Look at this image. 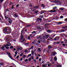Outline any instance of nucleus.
Here are the masks:
<instances>
[{"mask_svg": "<svg viewBox=\"0 0 67 67\" xmlns=\"http://www.w3.org/2000/svg\"><path fill=\"white\" fill-rule=\"evenodd\" d=\"M25 62H28V59H26L25 60Z\"/></svg>", "mask_w": 67, "mask_h": 67, "instance_id": "30", "label": "nucleus"}, {"mask_svg": "<svg viewBox=\"0 0 67 67\" xmlns=\"http://www.w3.org/2000/svg\"><path fill=\"white\" fill-rule=\"evenodd\" d=\"M24 45H25L26 46H28V45H29V44L28 43L25 42L24 43Z\"/></svg>", "mask_w": 67, "mask_h": 67, "instance_id": "16", "label": "nucleus"}, {"mask_svg": "<svg viewBox=\"0 0 67 67\" xmlns=\"http://www.w3.org/2000/svg\"><path fill=\"white\" fill-rule=\"evenodd\" d=\"M42 66L43 67H47V64H43L42 65Z\"/></svg>", "mask_w": 67, "mask_h": 67, "instance_id": "8", "label": "nucleus"}, {"mask_svg": "<svg viewBox=\"0 0 67 67\" xmlns=\"http://www.w3.org/2000/svg\"><path fill=\"white\" fill-rule=\"evenodd\" d=\"M3 1V0H0V2H2Z\"/></svg>", "mask_w": 67, "mask_h": 67, "instance_id": "40", "label": "nucleus"}, {"mask_svg": "<svg viewBox=\"0 0 67 67\" xmlns=\"http://www.w3.org/2000/svg\"><path fill=\"white\" fill-rule=\"evenodd\" d=\"M31 59H34V57H31Z\"/></svg>", "mask_w": 67, "mask_h": 67, "instance_id": "42", "label": "nucleus"}, {"mask_svg": "<svg viewBox=\"0 0 67 67\" xmlns=\"http://www.w3.org/2000/svg\"><path fill=\"white\" fill-rule=\"evenodd\" d=\"M13 50L14 51H16V49H15V48H14L13 49Z\"/></svg>", "mask_w": 67, "mask_h": 67, "instance_id": "60", "label": "nucleus"}, {"mask_svg": "<svg viewBox=\"0 0 67 67\" xmlns=\"http://www.w3.org/2000/svg\"><path fill=\"white\" fill-rule=\"evenodd\" d=\"M34 8L35 9H37L38 8V6L34 7Z\"/></svg>", "mask_w": 67, "mask_h": 67, "instance_id": "22", "label": "nucleus"}, {"mask_svg": "<svg viewBox=\"0 0 67 67\" xmlns=\"http://www.w3.org/2000/svg\"><path fill=\"white\" fill-rule=\"evenodd\" d=\"M43 42L44 43H46V41H45V40H43Z\"/></svg>", "mask_w": 67, "mask_h": 67, "instance_id": "32", "label": "nucleus"}, {"mask_svg": "<svg viewBox=\"0 0 67 67\" xmlns=\"http://www.w3.org/2000/svg\"><path fill=\"white\" fill-rule=\"evenodd\" d=\"M59 31V32L61 33V32H65V30H60Z\"/></svg>", "mask_w": 67, "mask_h": 67, "instance_id": "14", "label": "nucleus"}, {"mask_svg": "<svg viewBox=\"0 0 67 67\" xmlns=\"http://www.w3.org/2000/svg\"><path fill=\"white\" fill-rule=\"evenodd\" d=\"M36 37L37 38H40L41 39H44L45 38V36H44L43 34H42L40 36L39 35L37 36H36Z\"/></svg>", "mask_w": 67, "mask_h": 67, "instance_id": "3", "label": "nucleus"}, {"mask_svg": "<svg viewBox=\"0 0 67 67\" xmlns=\"http://www.w3.org/2000/svg\"><path fill=\"white\" fill-rule=\"evenodd\" d=\"M12 4V2H11L10 4V5H11V4Z\"/></svg>", "mask_w": 67, "mask_h": 67, "instance_id": "63", "label": "nucleus"}, {"mask_svg": "<svg viewBox=\"0 0 67 67\" xmlns=\"http://www.w3.org/2000/svg\"><path fill=\"white\" fill-rule=\"evenodd\" d=\"M28 60H29V61H31V58H29L28 59Z\"/></svg>", "mask_w": 67, "mask_h": 67, "instance_id": "39", "label": "nucleus"}, {"mask_svg": "<svg viewBox=\"0 0 67 67\" xmlns=\"http://www.w3.org/2000/svg\"><path fill=\"white\" fill-rule=\"evenodd\" d=\"M57 8V7H55L54 8H53V9L54 10H49L48 11V12H54L55 11H56V9H56L57 10V9H56V8Z\"/></svg>", "mask_w": 67, "mask_h": 67, "instance_id": "5", "label": "nucleus"}, {"mask_svg": "<svg viewBox=\"0 0 67 67\" xmlns=\"http://www.w3.org/2000/svg\"><path fill=\"white\" fill-rule=\"evenodd\" d=\"M20 60L22 61V60H23V58H21L20 59Z\"/></svg>", "mask_w": 67, "mask_h": 67, "instance_id": "53", "label": "nucleus"}, {"mask_svg": "<svg viewBox=\"0 0 67 67\" xmlns=\"http://www.w3.org/2000/svg\"><path fill=\"white\" fill-rule=\"evenodd\" d=\"M15 54L16 55H17V54H18V52H17V51H16V52H15Z\"/></svg>", "mask_w": 67, "mask_h": 67, "instance_id": "37", "label": "nucleus"}, {"mask_svg": "<svg viewBox=\"0 0 67 67\" xmlns=\"http://www.w3.org/2000/svg\"><path fill=\"white\" fill-rule=\"evenodd\" d=\"M41 58H40L39 59V61H41Z\"/></svg>", "mask_w": 67, "mask_h": 67, "instance_id": "52", "label": "nucleus"}, {"mask_svg": "<svg viewBox=\"0 0 67 67\" xmlns=\"http://www.w3.org/2000/svg\"><path fill=\"white\" fill-rule=\"evenodd\" d=\"M56 38H57V41H58L59 38V37H57Z\"/></svg>", "mask_w": 67, "mask_h": 67, "instance_id": "21", "label": "nucleus"}, {"mask_svg": "<svg viewBox=\"0 0 67 67\" xmlns=\"http://www.w3.org/2000/svg\"><path fill=\"white\" fill-rule=\"evenodd\" d=\"M65 21H67V18L65 19H64Z\"/></svg>", "mask_w": 67, "mask_h": 67, "instance_id": "44", "label": "nucleus"}, {"mask_svg": "<svg viewBox=\"0 0 67 67\" xmlns=\"http://www.w3.org/2000/svg\"><path fill=\"white\" fill-rule=\"evenodd\" d=\"M7 54L8 55V56L11 58V59H12L13 60V58H12V57H11V53H9L8 52H7Z\"/></svg>", "mask_w": 67, "mask_h": 67, "instance_id": "6", "label": "nucleus"}, {"mask_svg": "<svg viewBox=\"0 0 67 67\" xmlns=\"http://www.w3.org/2000/svg\"><path fill=\"white\" fill-rule=\"evenodd\" d=\"M58 67H62V66L61 65H58Z\"/></svg>", "mask_w": 67, "mask_h": 67, "instance_id": "43", "label": "nucleus"}, {"mask_svg": "<svg viewBox=\"0 0 67 67\" xmlns=\"http://www.w3.org/2000/svg\"><path fill=\"white\" fill-rule=\"evenodd\" d=\"M54 40L55 41H57V39L56 38V37H55L54 39Z\"/></svg>", "mask_w": 67, "mask_h": 67, "instance_id": "41", "label": "nucleus"}, {"mask_svg": "<svg viewBox=\"0 0 67 67\" xmlns=\"http://www.w3.org/2000/svg\"><path fill=\"white\" fill-rule=\"evenodd\" d=\"M28 39H29V40L31 39V38H30V37H28Z\"/></svg>", "mask_w": 67, "mask_h": 67, "instance_id": "58", "label": "nucleus"}, {"mask_svg": "<svg viewBox=\"0 0 67 67\" xmlns=\"http://www.w3.org/2000/svg\"><path fill=\"white\" fill-rule=\"evenodd\" d=\"M17 49L18 50H19V49H20V50H22V47H20L19 48L18 47L17 48Z\"/></svg>", "mask_w": 67, "mask_h": 67, "instance_id": "13", "label": "nucleus"}, {"mask_svg": "<svg viewBox=\"0 0 67 67\" xmlns=\"http://www.w3.org/2000/svg\"><path fill=\"white\" fill-rule=\"evenodd\" d=\"M5 32H7L8 33V34H10L11 32V29L9 27H6L4 29Z\"/></svg>", "mask_w": 67, "mask_h": 67, "instance_id": "1", "label": "nucleus"}, {"mask_svg": "<svg viewBox=\"0 0 67 67\" xmlns=\"http://www.w3.org/2000/svg\"><path fill=\"white\" fill-rule=\"evenodd\" d=\"M14 15L15 16V18H17L18 16V14L17 13H15L14 14Z\"/></svg>", "mask_w": 67, "mask_h": 67, "instance_id": "9", "label": "nucleus"}, {"mask_svg": "<svg viewBox=\"0 0 67 67\" xmlns=\"http://www.w3.org/2000/svg\"><path fill=\"white\" fill-rule=\"evenodd\" d=\"M40 42H43V40H41Z\"/></svg>", "mask_w": 67, "mask_h": 67, "instance_id": "46", "label": "nucleus"}, {"mask_svg": "<svg viewBox=\"0 0 67 67\" xmlns=\"http://www.w3.org/2000/svg\"><path fill=\"white\" fill-rule=\"evenodd\" d=\"M51 36L53 37H54V36H55V35H54V34H53Z\"/></svg>", "mask_w": 67, "mask_h": 67, "instance_id": "49", "label": "nucleus"}, {"mask_svg": "<svg viewBox=\"0 0 67 67\" xmlns=\"http://www.w3.org/2000/svg\"><path fill=\"white\" fill-rule=\"evenodd\" d=\"M60 19H63V16H60Z\"/></svg>", "mask_w": 67, "mask_h": 67, "instance_id": "35", "label": "nucleus"}, {"mask_svg": "<svg viewBox=\"0 0 67 67\" xmlns=\"http://www.w3.org/2000/svg\"><path fill=\"white\" fill-rule=\"evenodd\" d=\"M34 62H35V63H36V60H34Z\"/></svg>", "mask_w": 67, "mask_h": 67, "instance_id": "57", "label": "nucleus"}, {"mask_svg": "<svg viewBox=\"0 0 67 67\" xmlns=\"http://www.w3.org/2000/svg\"><path fill=\"white\" fill-rule=\"evenodd\" d=\"M4 47H5V48H6V49H9V47H7V46H6V45H4Z\"/></svg>", "mask_w": 67, "mask_h": 67, "instance_id": "12", "label": "nucleus"}, {"mask_svg": "<svg viewBox=\"0 0 67 67\" xmlns=\"http://www.w3.org/2000/svg\"><path fill=\"white\" fill-rule=\"evenodd\" d=\"M48 48H52V47L51 46V45H49L48 46Z\"/></svg>", "mask_w": 67, "mask_h": 67, "instance_id": "19", "label": "nucleus"}, {"mask_svg": "<svg viewBox=\"0 0 67 67\" xmlns=\"http://www.w3.org/2000/svg\"><path fill=\"white\" fill-rule=\"evenodd\" d=\"M6 10L7 11H9V9H7Z\"/></svg>", "mask_w": 67, "mask_h": 67, "instance_id": "47", "label": "nucleus"}, {"mask_svg": "<svg viewBox=\"0 0 67 67\" xmlns=\"http://www.w3.org/2000/svg\"><path fill=\"white\" fill-rule=\"evenodd\" d=\"M25 52H27V50H25Z\"/></svg>", "mask_w": 67, "mask_h": 67, "instance_id": "62", "label": "nucleus"}, {"mask_svg": "<svg viewBox=\"0 0 67 67\" xmlns=\"http://www.w3.org/2000/svg\"><path fill=\"white\" fill-rule=\"evenodd\" d=\"M38 50L39 51V52H40V51H41V48H38Z\"/></svg>", "mask_w": 67, "mask_h": 67, "instance_id": "34", "label": "nucleus"}, {"mask_svg": "<svg viewBox=\"0 0 67 67\" xmlns=\"http://www.w3.org/2000/svg\"><path fill=\"white\" fill-rule=\"evenodd\" d=\"M37 21H40V18H37L36 20Z\"/></svg>", "mask_w": 67, "mask_h": 67, "instance_id": "31", "label": "nucleus"}, {"mask_svg": "<svg viewBox=\"0 0 67 67\" xmlns=\"http://www.w3.org/2000/svg\"><path fill=\"white\" fill-rule=\"evenodd\" d=\"M19 4H18L17 5H16V7H19Z\"/></svg>", "mask_w": 67, "mask_h": 67, "instance_id": "50", "label": "nucleus"}, {"mask_svg": "<svg viewBox=\"0 0 67 67\" xmlns=\"http://www.w3.org/2000/svg\"><path fill=\"white\" fill-rule=\"evenodd\" d=\"M23 55V53H21V54H20V56H22Z\"/></svg>", "mask_w": 67, "mask_h": 67, "instance_id": "36", "label": "nucleus"}, {"mask_svg": "<svg viewBox=\"0 0 67 67\" xmlns=\"http://www.w3.org/2000/svg\"><path fill=\"white\" fill-rule=\"evenodd\" d=\"M38 42L39 43H41V41H38Z\"/></svg>", "mask_w": 67, "mask_h": 67, "instance_id": "56", "label": "nucleus"}, {"mask_svg": "<svg viewBox=\"0 0 67 67\" xmlns=\"http://www.w3.org/2000/svg\"><path fill=\"white\" fill-rule=\"evenodd\" d=\"M48 37H49V35H46V38H48Z\"/></svg>", "mask_w": 67, "mask_h": 67, "instance_id": "27", "label": "nucleus"}, {"mask_svg": "<svg viewBox=\"0 0 67 67\" xmlns=\"http://www.w3.org/2000/svg\"><path fill=\"white\" fill-rule=\"evenodd\" d=\"M24 29H25V28H24L22 29V30H21V36L20 38V40H22L23 39V37H24V36H23V35H22V34H23V32L24 31Z\"/></svg>", "mask_w": 67, "mask_h": 67, "instance_id": "2", "label": "nucleus"}, {"mask_svg": "<svg viewBox=\"0 0 67 67\" xmlns=\"http://www.w3.org/2000/svg\"><path fill=\"white\" fill-rule=\"evenodd\" d=\"M1 48L2 50H3V51H4L5 50V49L4 48V47H1Z\"/></svg>", "mask_w": 67, "mask_h": 67, "instance_id": "15", "label": "nucleus"}, {"mask_svg": "<svg viewBox=\"0 0 67 67\" xmlns=\"http://www.w3.org/2000/svg\"><path fill=\"white\" fill-rule=\"evenodd\" d=\"M62 24V22H59L58 23V24Z\"/></svg>", "mask_w": 67, "mask_h": 67, "instance_id": "24", "label": "nucleus"}, {"mask_svg": "<svg viewBox=\"0 0 67 67\" xmlns=\"http://www.w3.org/2000/svg\"><path fill=\"white\" fill-rule=\"evenodd\" d=\"M14 48L13 46H10V49H12V48Z\"/></svg>", "mask_w": 67, "mask_h": 67, "instance_id": "18", "label": "nucleus"}, {"mask_svg": "<svg viewBox=\"0 0 67 67\" xmlns=\"http://www.w3.org/2000/svg\"><path fill=\"white\" fill-rule=\"evenodd\" d=\"M53 2L55 4H60L62 3L61 1L59 0H55V1H53Z\"/></svg>", "mask_w": 67, "mask_h": 67, "instance_id": "4", "label": "nucleus"}, {"mask_svg": "<svg viewBox=\"0 0 67 67\" xmlns=\"http://www.w3.org/2000/svg\"><path fill=\"white\" fill-rule=\"evenodd\" d=\"M38 58H38V57H36V59H38Z\"/></svg>", "mask_w": 67, "mask_h": 67, "instance_id": "59", "label": "nucleus"}, {"mask_svg": "<svg viewBox=\"0 0 67 67\" xmlns=\"http://www.w3.org/2000/svg\"><path fill=\"white\" fill-rule=\"evenodd\" d=\"M63 46H65V44H63Z\"/></svg>", "mask_w": 67, "mask_h": 67, "instance_id": "64", "label": "nucleus"}, {"mask_svg": "<svg viewBox=\"0 0 67 67\" xmlns=\"http://www.w3.org/2000/svg\"><path fill=\"white\" fill-rule=\"evenodd\" d=\"M19 57V55H18L16 57V58H18Z\"/></svg>", "mask_w": 67, "mask_h": 67, "instance_id": "51", "label": "nucleus"}, {"mask_svg": "<svg viewBox=\"0 0 67 67\" xmlns=\"http://www.w3.org/2000/svg\"><path fill=\"white\" fill-rule=\"evenodd\" d=\"M31 55H32L31 54H29L28 56V57H29V56H31Z\"/></svg>", "mask_w": 67, "mask_h": 67, "instance_id": "48", "label": "nucleus"}, {"mask_svg": "<svg viewBox=\"0 0 67 67\" xmlns=\"http://www.w3.org/2000/svg\"><path fill=\"white\" fill-rule=\"evenodd\" d=\"M32 35H33V34H31V35H29V36H30V37H31V36H32Z\"/></svg>", "mask_w": 67, "mask_h": 67, "instance_id": "54", "label": "nucleus"}, {"mask_svg": "<svg viewBox=\"0 0 67 67\" xmlns=\"http://www.w3.org/2000/svg\"><path fill=\"white\" fill-rule=\"evenodd\" d=\"M41 14H43V13H44V10H42L41 11Z\"/></svg>", "mask_w": 67, "mask_h": 67, "instance_id": "25", "label": "nucleus"}, {"mask_svg": "<svg viewBox=\"0 0 67 67\" xmlns=\"http://www.w3.org/2000/svg\"><path fill=\"white\" fill-rule=\"evenodd\" d=\"M11 44L9 42H7V44L6 45V46L8 47L10 46H11Z\"/></svg>", "mask_w": 67, "mask_h": 67, "instance_id": "7", "label": "nucleus"}, {"mask_svg": "<svg viewBox=\"0 0 67 67\" xmlns=\"http://www.w3.org/2000/svg\"><path fill=\"white\" fill-rule=\"evenodd\" d=\"M35 31H34L33 32H31V33H32V34H34V33H35Z\"/></svg>", "mask_w": 67, "mask_h": 67, "instance_id": "38", "label": "nucleus"}, {"mask_svg": "<svg viewBox=\"0 0 67 67\" xmlns=\"http://www.w3.org/2000/svg\"><path fill=\"white\" fill-rule=\"evenodd\" d=\"M67 28V26H64L62 27L63 29H66V28Z\"/></svg>", "mask_w": 67, "mask_h": 67, "instance_id": "23", "label": "nucleus"}, {"mask_svg": "<svg viewBox=\"0 0 67 67\" xmlns=\"http://www.w3.org/2000/svg\"><path fill=\"white\" fill-rule=\"evenodd\" d=\"M52 54L53 55H54L57 54L56 52H52Z\"/></svg>", "mask_w": 67, "mask_h": 67, "instance_id": "10", "label": "nucleus"}, {"mask_svg": "<svg viewBox=\"0 0 67 67\" xmlns=\"http://www.w3.org/2000/svg\"><path fill=\"white\" fill-rule=\"evenodd\" d=\"M31 54H32V55H33V54H34V51H33V50H32V51H31Z\"/></svg>", "mask_w": 67, "mask_h": 67, "instance_id": "26", "label": "nucleus"}, {"mask_svg": "<svg viewBox=\"0 0 67 67\" xmlns=\"http://www.w3.org/2000/svg\"><path fill=\"white\" fill-rule=\"evenodd\" d=\"M11 38H12V37L10 36H8L7 38V40H9V39H10Z\"/></svg>", "mask_w": 67, "mask_h": 67, "instance_id": "11", "label": "nucleus"}, {"mask_svg": "<svg viewBox=\"0 0 67 67\" xmlns=\"http://www.w3.org/2000/svg\"><path fill=\"white\" fill-rule=\"evenodd\" d=\"M54 60L55 61H56V60H57V58L56 57H55L54 58Z\"/></svg>", "mask_w": 67, "mask_h": 67, "instance_id": "20", "label": "nucleus"}, {"mask_svg": "<svg viewBox=\"0 0 67 67\" xmlns=\"http://www.w3.org/2000/svg\"><path fill=\"white\" fill-rule=\"evenodd\" d=\"M60 10H64V8H60Z\"/></svg>", "mask_w": 67, "mask_h": 67, "instance_id": "29", "label": "nucleus"}, {"mask_svg": "<svg viewBox=\"0 0 67 67\" xmlns=\"http://www.w3.org/2000/svg\"><path fill=\"white\" fill-rule=\"evenodd\" d=\"M9 23H10V24H11L12 23V21L11 20H10L9 21Z\"/></svg>", "mask_w": 67, "mask_h": 67, "instance_id": "17", "label": "nucleus"}, {"mask_svg": "<svg viewBox=\"0 0 67 67\" xmlns=\"http://www.w3.org/2000/svg\"><path fill=\"white\" fill-rule=\"evenodd\" d=\"M41 6L43 8H45V6H44V4H42Z\"/></svg>", "mask_w": 67, "mask_h": 67, "instance_id": "33", "label": "nucleus"}, {"mask_svg": "<svg viewBox=\"0 0 67 67\" xmlns=\"http://www.w3.org/2000/svg\"><path fill=\"white\" fill-rule=\"evenodd\" d=\"M33 47H34L33 46H32L31 47V49H33Z\"/></svg>", "mask_w": 67, "mask_h": 67, "instance_id": "45", "label": "nucleus"}, {"mask_svg": "<svg viewBox=\"0 0 67 67\" xmlns=\"http://www.w3.org/2000/svg\"><path fill=\"white\" fill-rule=\"evenodd\" d=\"M47 32H48V33H50L51 32V31L50 30H47Z\"/></svg>", "mask_w": 67, "mask_h": 67, "instance_id": "28", "label": "nucleus"}, {"mask_svg": "<svg viewBox=\"0 0 67 67\" xmlns=\"http://www.w3.org/2000/svg\"><path fill=\"white\" fill-rule=\"evenodd\" d=\"M42 20V19L41 18H40V20L39 21H41Z\"/></svg>", "mask_w": 67, "mask_h": 67, "instance_id": "55", "label": "nucleus"}, {"mask_svg": "<svg viewBox=\"0 0 67 67\" xmlns=\"http://www.w3.org/2000/svg\"><path fill=\"white\" fill-rule=\"evenodd\" d=\"M38 11H36V13H38Z\"/></svg>", "mask_w": 67, "mask_h": 67, "instance_id": "61", "label": "nucleus"}]
</instances>
